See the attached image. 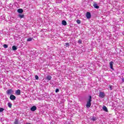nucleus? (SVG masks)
Segmentation results:
<instances>
[{
	"instance_id": "f257e3e1",
	"label": "nucleus",
	"mask_w": 124,
	"mask_h": 124,
	"mask_svg": "<svg viewBox=\"0 0 124 124\" xmlns=\"http://www.w3.org/2000/svg\"><path fill=\"white\" fill-rule=\"evenodd\" d=\"M89 97L88 101L87 102L86 105L87 108H90L92 106V96L89 95Z\"/></svg>"
},
{
	"instance_id": "f03ea898",
	"label": "nucleus",
	"mask_w": 124,
	"mask_h": 124,
	"mask_svg": "<svg viewBox=\"0 0 124 124\" xmlns=\"http://www.w3.org/2000/svg\"><path fill=\"white\" fill-rule=\"evenodd\" d=\"M99 97H101L102 98H103L104 96H105V94L103 92H100L99 94Z\"/></svg>"
},
{
	"instance_id": "7ed1b4c3",
	"label": "nucleus",
	"mask_w": 124,
	"mask_h": 124,
	"mask_svg": "<svg viewBox=\"0 0 124 124\" xmlns=\"http://www.w3.org/2000/svg\"><path fill=\"white\" fill-rule=\"evenodd\" d=\"M10 99H11V100H15L16 99V96L13 94H11L10 96Z\"/></svg>"
},
{
	"instance_id": "20e7f679",
	"label": "nucleus",
	"mask_w": 124,
	"mask_h": 124,
	"mask_svg": "<svg viewBox=\"0 0 124 124\" xmlns=\"http://www.w3.org/2000/svg\"><path fill=\"white\" fill-rule=\"evenodd\" d=\"M86 17L87 19H91V17L92 16V15H91V13L90 12H87L86 13Z\"/></svg>"
},
{
	"instance_id": "39448f33",
	"label": "nucleus",
	"mask_w": 124,
	"mask_h": 124,
	"mask_svg": "<svg viewBox=\"0 0 124 124\" xmlns=\"http://www.w3.org/2000/svg\"><path fill=\"white\" fill-rule=\"evenodd\" d=\"M93 6L94 7V8H96V9H98V8H99V6L97 5V4L95 2H94Z\"/></svg>"
},
{
	"instance_id": "423d86ee",
	"label": "nucleus",
	"mask_w": 124,
	"mask_h": 124,
	"mask_svg": "<svg viewBox=\"0 0 124 124\" xmlns=\"http://www.w3.org/2000/svg\"><path fill=\"white\" fill-rule=\"evenodd\" d=\"M13 93V91L12 89H9L7 91V94H12Z\"/></svg>"
},
{
	"instance_id": "0eeeda50",
	"label": "nucleus",
	"mask_w": 124,
	"mask_h": 124,
	"mask_svg": "<svg viewBox=\"0 0 124 124\" xmlns=\"http://www.w3.org/2000/svg\"><path fill=\"white\" fill-rule=\"evenodd\" d=\"M36 109H37L36 106H34L31 108V110L32 111V112H34V111H35Z\"/></svg>"
},
{
	"instance_id": "6e6552de",
	"label": "nucleus",
	"mask_w": 124,
	"mask_h": 124,
	"mask_svg": "<svg viewBox=\"0 0 124 124\" xmlns=\"http://www.w3.org/2000/svg\"><path fill=\"white\" fill-rule=\"evenodd\" d=\"M113 63H114V62H109V65H110V69H112V70H114V68H113Z\"/></svg>"
},
{
	"instance_id": "1a4fd4ad",
	"label": "nucleus",
	"mask_w": 124,
	"mask_h": 124,
	"mask_svg": "<svg viewBox=\"0 0 124 124\" xmlns=\"http://www.w3.org/2000/svg\"><path fill=\"white\" fill-rule=\"evenodd\" d=\"M16 93L17 94V95H20V94H21V90L18 89L16 91Z\"/></svg>"
},
{
	"instance_id": "9d476101",
	"label": "nucleus",
	"mask_w": 124,
	"mask_h": 124,
	"mask_svg": "<svg viewBox=\"0 0 124 124\" xmlns=\"http://www.w3.org/2000/svg\"><path fill=\"white\" fill-rule=\"evenodd\" d=\"M17 12L18 13L22 14L24 12V10L22 9H17Z\"/></svg>"
},
{
	"instance_id": "9b49d317",
	"label": "nucleus",
	"mask_w": 124,
	"mask_h": 124,
	"mask_svg": "<svg viewBox=\"0 0 124 124\" xmlns=\"http://www.w3.org/2000/svg\"><path fill=\"white\" fill-rule=\"evenodd\" d=\"M52 79V76H47L46 78V80H47V81H50Z\"/></svg>"
},
{
	"instance_id": "f8f14e48",
	"label": "nucleus",
	"mask_w": 124,
	"mask_h": 124,
	"mask_svg": "<svg viewBox=\"0 0 124 124\" xmlns=\"http://www.w3.org/2000/svg\"><path fill=\"white\" fill-rule=\"evenodd\" d=\"M103 110H104V111H105V112H108V109H107V108L105 106H103Z\"/></svg>"
},
{
	"instance_id": "ddd939ff",
	"label": "nucleus",
	"mask_w": 124,
	"mask_h": 124,
	"mask_svg": "<svg viewBox=\"0 0 124 124\" xmlns=\"http://www.w3.org/2000/svg\"><path fill=\"white\" fill-rule=\"evenodd\" d=\"M62 25H63V26H66V25H67V23L66 22V21L62 20Z\"/></svg>"
},
{
	"instance_id": "4468645a",
	"label": "nucleus",
	"mask_w": 124,
	"mask_h": 124,
	"mask_svg": "<svg viewBox=\"0 0 124 124\" xmlns=\"http://www.w3.org/2000/svg\"><path fill=\"white\" fill-rule=\"evenodd\" d=\"M12 49L13 50V51H16V50H17V46H12Z\"/></svg>"
},
{
	"instance_id": "2eb2a0df",
	"label": "nucleus",
	"mask_w": 124,
	"mask_h": 124,
	"mask_svg": "<svg viewBox=\"0 0 124 124\" xmlns=\"http://www.w3.org/2000/svg\"><path fill=\"white\" fill-rule=\"evenodd\" d=\"M25 16L24 15H21V14H19L18 15V16L19 17V18H20L21 19H22V18H23Z\"/></svg>"
},
{
	"instance_id": "dca6fc26",
	"label": "nucleus",
	"mask_w": 124,
	"mask_h": 124,
	"mask_svg": "<svg viewBox=\"0 0 124 124\" xmlns=\"http://www.w3.org/2000/svg\"><path fill=\"white\" fill-rule=\"evenodd\" d=\"M8 106L9 107V108H11V107H12V104H11L10 102L8 103Z\"/></svg>"
},
{
	"instance_id": "f3484780",
	"label": "nucleus",
	"mask_w": 124,
	"mask_h": 124,
	"mask_svg": "<svg viewBox=\"0 0 124 124\" xmlns=\"http://www.w3.org/2000/svg\"><path fill=\"white\" fill-rule=\"evenodd\" d=\"M108 88H109L110 91H112V90H113V86L111 85H109Z\"/></svg>"
},
{
	"instance_id": "a211bd4d",
	"label": "nucleus",
	"mask_w": 124,
	"mask_h": 124,
	"mask_svg": "<svg viewBox=\"0 0 124 124\" xmlns=\"http://www.w3.org/2000/svg\"><path fill=\"white\" fill-rule=\"evenodd\" d=\"M15 124H19V121H18V119H16L15 121Z\"/></svg>"
},
{
	"instance_id": "6ab92c4d",
	"label": "nucleus",
	"mask_w": 124,
	"mask_h": 124,
	"mask_svg": "<svg viewBox=\"0 0 124 124\" xmlns=\"http://www.w3.org/2000/svg\"><path fill=\"white\" fill-rule=\"evenodd\" d=\"M33 38H29L27 39V41L29 42V41H31V40H32Z\"/></svg>"
},
{
	"instance_id": "aec40b11",
	"label": "nucleus",
	"mask_w": 124,
	"mask_h": 124,
	"mask_svg": "<svg viewBox=\"0 0 124 124\" xmlns=\"http://www.w3.org/2000/svg\"><path fill=\"white\" fill-rule=\"evenodd\" d=\"M77 24H78V25L80 24H81V20H79V19H78V20H77Z\"/></svg>"
},
{
	"instance_id": "412c9836",
	"label": "nucleus",
	"mask_w": 124,
	"mask_h": 124,
	"mask_svg": "<svg viewBox=\"0 0 124 124\" xmlns=\"http://www.w3.org/2000/svg\"><path fill=\"white\" fill-rule=\"evenodd\" d=\"M92 121H96V117H92Z\"/></svg>"
},
{
	"instance_id": "4be33fe9",
	"label": "nucleus",
	"mask_w": 124,
	"mask_h": 124,
	"mask_svg": "<svg viewBox=\"0 0 124 124\" xmlns=\"http://www.w3.org/2000/svg\"><path fill=\"white\" fill-rule=\"evenodd\" d=\"M4 111V108H0V112H3Z\"/></svg>"
},
{
	"instance_id": "5701e85b",
	"label": "nucleus",
	"mask_w": 124,
	"mask_h": 124,
	"mask_svg": "<svg viewBox=\"0 0 124 124\" xmlns=\"http://www.w3.org/2000/svg\"><path fill=\"white\" fill-rule=\"evenodd\" d=\"M3 46L4 47V48H5L8 47V46H7V45H6V44L3 45Z\"/></svg>"
},
{
	"instance_id": "b1692460",
	"label": "nucleus",
	"mask_w": 124,
	"mask_h": 124,
	"mask_svg": "<svg viewBox=\"0 0 124 124\" xmlns=\"http://www.w3.org/2000/svg\"><path fill=\"white\" fill-rule=\"evenodd\" d=\"M35 78L36 80H38V79H39V77H38V76H37V75H36L35 76Z\"/></svg>"
},
{
	"instance_id": "393cba45",
	"label": "nucleus",
	"mask_w": 124,
	"mask_h": 124,
	"mask_svg": "<svg viewBox=\"0 0 124 124\" xmlns=\"http://www.w3.org/2000/svg\"><path fill=\"white\" fill-rule=\"evenodd\" d=\"M66 47H68L69 46V43H66L65 44Z\"/></svg>"
},
{
	"instance_id": "a878e982",
	"label": "nucleus",
	"mask_w": 124,
	"mask_h": 124,
	"mask_svg": "<svg viewBox=\"0 0 124 124\" xmlns=\"http://www.w3.org/2000/svg\"><path fill=\"white\" fill-rule=\"evenodd\" d=\"M78 43L79 44H82V40L79 39V40L78 41Z\"/></svg>"
},
{
	"instance_id": "bb28decb",
	"label": "nucleus",
	"mask_w": 124,
	"mask_h": 124,
	"mask_svg": "<svg viewBox=\"0 0 124 124\" xmlns=\"http://www.w3.org/2000/svg\"><path fill=\"white\" fill-rule=\"evenodd\" d=\"M59 92H60V90L57 88L55 90V93H59Z\"/></svg>"
},
{
	"instance_id": "cd10ccee",
	"label": "nucleus",
	"mask_w": 124,
	"mask_h": 124,
	"mask_svg": "<svg viewBox=\"0 0 124 124\" xmlns=\"http://www.w3.org/2000/svg\"><path fill=\"white\" fill-rule=\"evenodd\" d=\"M122 82H124V78H121Z\"/></svg>"
}]
</instances>
